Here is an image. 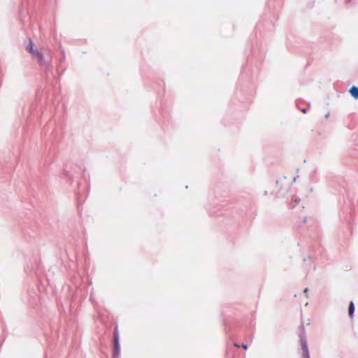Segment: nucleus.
<instances>
[{
    "instance_id": "nucleus-3",
    "label": "nucleus",
    "mask_w": 358,
    "mask_h": 358,
    "mask_svg": "<svg viewBox=\"0 0 358 358\" xmlns=\"http://www.w3.org/2000/svg\"><path fill=\"white\" fill-rule=\"evenodd\" d=\"M31 55H33V57H36L40 62H43V55L38 50H34Z\"/></svg>"
},
{
    "instance_id": "nucleus-9",
    "label": "nucleus",
    "mask_w": 358,
    "mask_h": 358,
    "mask_svg": "<svg viewBox=\"0 0 358 358\" xmlns=\"http://www.w3.org/2000/svg\"><path fill=\"white\" fill-rule=\"evenodd\" d=\"M303 222H306V217H305V218L303 219Z\"/></svg>"
},
{
    "instance_id": "nucleus-6",
    "label": "nucleus",
    "mask_w": 358,
    "mask_h": 358,
    "mask_svg": "<svg viewBox=\"0 0 358 358\" xmlns=\"http://www.w3.org/2000/svg\"><path fill=\"white\" fill-rule=\"evenodd\" d=\"M27 50H29V52L31 54V53L34 52V48H33V43H32V41H29V45H28V46H27Z\"/></svg>"
},
{
    "instance_id": "nucleus-7",
    "label": "nucleus",
    "mask_w": 358,
    "mask_h": 358,
    "mask_svg": "<svg viewBox=\"0 0 358 358\" xmlns=\"http://www.w3.org/2000/svg\"><path fill=\"white\" fill-rule=\"evenodd\" d=\"M241 347L244 349V350H247L248 349V345L246 344H243L241 345Z\"/></svg>"
},
{
    "instance_id": "nucleus-1",
    "label": "nucleus",
    "mask_w": 358,
    "mask_h": 358,
    "mask_svg": "<svg viewBox=\"0 0 358 358\" xmlns=\"http://www.w3.org/2000/svg\"><path fill=\"white\" fill-rule=\"evenodd\" d=\"M120 352V347L119 344V334L117 330L115 329L114 333V346H113V356L117 357Z\"/></svg>"
},
{
    "instance_id": "nucleus-4",
    "label": "nucleus",
    "mask_w": 358,
    "mask_h": 358,
    "mask_svg": "<svg viewBox=\"0 0 358 358\" xmlns=\"http://www.w3.org/2000/svg\"><path fill=\"white\" fill-rule=\"evenodd\" d=\"M301 347H302V350H303V356L306 358H308V347H307V345H306V342H303L301 343Z\"/></svg>"
},
{
    "instance_id": "nucleus-8",
    "label": "nucleus",
    "mask_w": 358,
    "mask_h": 358,
    "mask_svg": "<svg viewBox=\"0 0 358 358\" xmlns=\"http://www.w3.org/2000/svg\"><path fill=\"white\" fill-rule=\"evenodd\" d=\"M234 346L236 347V348H239L240 347V345L238 343H234Z\"/></svg>"
},
{
    "instance_id": "nucleus-5",
    "label": "nucleus",
    "mask_w": 358,
    "mask_h": 358,
    "mask_svg": "<svg viewBox=\"0 0 358 358\" xmlns=\"http://www.w3.org/2000/svg\"><path fill=\"white\" fill-rule=\"evenodd\" d=\"M354 310H355V306H354L353 302L351 301L350 303L349 308H348V313H349V316L350 317H352L353 313H354Z\"/></svg>"
},
{
    "instance_id": "nucleus-2",
    "label": "nucleus",
    "mask_w": 358,
    "mask_h": 358,
    "mask_svg": "<svg viewBox=\"0 0 358 358\" xmlns=\"http://www.w3.org/2000/svg\"><path fill=\"white\" fill-rule=\"evenodd\" d=\"M350 93L355 99H358V87L352 86L350 90Z\"/></svg>"
}]
</instances>
